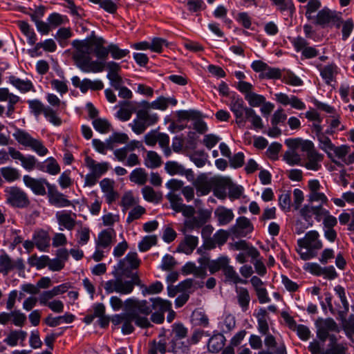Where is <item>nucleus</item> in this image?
I'll use <instances>...</instances> for the list:
<instances>
[{"instance_id":"1","label":"nucleus","mask_w":354,"mask_h":354,"mask_svg":"<svg viewBox=\"0 0 354 354\" xmlns=\"http://www.w3.org/2000/svg\"><path fill=\"white\" fill-rule=\"evenodd\" d=\"M73 46L75 48L73 58L77 66L84 73H100L104 68L106 63L97 60L93 61L91 55H88L86 41H79L76 39L72 42Z\"/></svg>"},{"instance_id":"2","label":"nucleus","mask_w":354,"mask_h":354,"mask_svg":"<svg viewBox=\"0 0 354 354\" xmlns=\"http://www.w3.org/2000/svg\"><path fill=\"white\" fill-rule=\"evenodd\" d=\"M229 106L236 118V122L239 126L244 125L247 121H249L256 129H261L263 127L261 117L257 115L254 109L246 106L241 97H232Z\"/></svg>"},{"instance_id":"3","label":"nucleus","mask_w":354,"mask_h":354,"mask_svg":"<svg viewBox=\"0 0 354 354\" xmlns=\"http://www.w3.org/2000/svg\"><path fill=\"white\" fill-rule=\"evenodd\" d=\"M297 245L301 248L306 249L305 252L298 251L301 259L304 261L315 257L317 251L323 247L322 242L319 239V234L316 230L308 232L304 238L297 240Z\"/></svg>"},{"instance_id":"4","label":"nucleus","mask_w":354,"mask_h":354,"mask_svg":"<svg viewBox=\"0 0 354 354\" xmlns=\"http://www.w3.org/2000/svg\"><path fill=\"white\" fill-rule=\"evenodd\" d=\"M6 203L14 208L25 209L30 206L28 194L18 186H10L5 189Z\"/></svg>"},{"instance_id":"5","label":"nucleus","mask_w":354,"mask_h":354,"mask_svg":"<svg viewBox=\"0 0 354 354\" xmlns=\"http://www.w3.org/2000/svg\"><path fill=\"white\" fill-rule=\"evenodd\" d=\"M13 137L19 144L30 148L40 156H44L48 153V149L40 140L34 138L25 130L17 129L13 133Z\"/></svg>"},{"instance_id":"6","label":"nucleus","mask_w":354,"mask_h":354,"mask_svg":"<svg viewBox=\"0 0 354 354\" xmlns=\"http://www.w3.org/2000/svg\"><path fill=\"white\" fill-rule=\"evenodd\" d=\"M140 264V260L138 257L136 252H129L124 259H120L118 264L114 267L113 274L124 275L129 277V274L133 270L137 269Z\"/></svg>"},{"instance_id":"7","label":"nucleus","mask_w":354,"mask_h":354,"mask_svg":"<svg viewBox=\"0 0 354 354\" xmlns=\"http://www.w3.org/2000/svg\"><path fill=\"white\" fill-rule=\"evenodd\" d=\"M317 328V337L321 342H325L329 339L332 334L330 332L339 333V328L333 318H319L315 322Z\"/></svg>"},{"instance_id":"8","label":"nucleus","mask_w":354,"mask_h":354,"mask_svg":"<svg viewBox=\"0 0 354 354\" xmlns=\"http://www.w3.org/2000/svg\"><path fill=\"white\" fill-rule=\"evenodd\" d=\"M122 275L118 274L115 279L107 281L104 284V290L107 294L117 292L120 295H129L133 292L132 284L127 280H123Z\"/></svg>"},{"instance_id":"9","label":"nucleus","mask_w":354,"mask_h":354,"mask_svg":"<svg viewBox=\"0 0 354 354\" xmlns=\"http://www.w3.org/2000/svg\"><path fill=\"white\" fill-rule=\"evenodd\" d=\"M210 216L211 214L209 211L205 209L199 210L196 216L194 215L191 218L185 221L183 229L182 230L183 233L185 234L194 230H199L209 221Z\"/></svg>"},{"instance_id":"10","label":"nucleus","mask_w":354,"mask_h":354,"mask_svg":"<svg viewBox=\"0 0 354 354\" xmlns=\"http://www.w3.org/2000/svg\"><path fill=\"white\" fill-rule=\"evenodd\" d=\"M17 269L19 272H24L25 265L21 258L12 261L10 256L4 251L0 254V273L6 276L13 269Z\"/></svg>"},{"instance_id":"11","label":"nucleus","mask_w":354,"mask_h":354,"mask_svg":"<svg viewBox=\"0 0 354 354\" xmlns=\"http://www.w3.org/2000/svg\"><path fill=\"white\" fill-rule=\"evenodd\" d=\"M312 142H306L303 147L304 150H307V162L304 166L310 170L317 171L322 165L320 162L323 160L324 156L313 149Z\"/></svg>"},{"instance_id":"12","label":"nucleus","mask_w":354,"mask_h":354,"mask_svg":"<svg viewBox=\"0 0 354 354\" xmlns=\"http://www.w3.org/2000/svg\"><path fill=\"white\" fill-rule=\"evenodd\" d=\"M124 310L136 311L138 315H149L153 310V304L147 300H138L134 297L124 301Z\"/></svg>"},{"instance_id":"13","label":"nucleus","mask_w":354,"mask_h":354,"mask_svg":"<svg viewBox=\"0 0 354 354\" xmlns=\"http://www.w3.org/2000/svg\"><path fill=\"white\" fill-rule=\"evenodd\" d=\"M134 319L133 311L125 310V313L114 315L111 319V322L114 325L122 324V333L129 335L134 330L133 325Z\"/></svg>"},{"instance_id":"14","label":"nucleus","mask_w":354,"mask_h":354,"mask_svg":"<svg viewBox=\"0 0 354 354\" xmlns=\"http://www.w3.org/2000/svg\"><path fill=\"white\" fill-rule=\"evenodd\" d=\"M23 181L25 185L30 188L31 191L38 196H44L46 194L45 186L48 189V186H51L46 178H34L28 175H25L23 177Z\"/></svg>"},{"instance_id":"15","label":"nucleus","mask_w":354,"mask_h":354,"mask_svg":"<svg viewBox=\"0 0 354 354\" xmlns=\"http://www.w3.org/2000/svg\"><path fill=\"white\" fill-rule=\"evenodd\" d=\"M81 41H86V46L88 47L87 51L89 55L93 53L99 59L105 60L107 58L109 55L108 46H104L106 41L102 37L94 38L93 41L81 40Z\"/></svg>"},{"instance_id":"16","label":"nucleus","mask_w":354,"mask_h":354,"mask_svg":"<svg viewBox=\"0 0 354 354\" xmlns=\"http://www.w3.org/2000/svg\"><path fill=\"white\" fill-rule=\"evenodd\" d=\"M106 70L108 71L107 79L110 82V85L115 90L120 88L123 84V80L120 75L121 66L119 63L113 61L106 62Z\"/></svg>"},{"instance_id":"17","label":"nucleus","mask_w":354,"mask_h":354,"mask_svg":"<svg viewBox=\"0 0 354 354\" xmlns=\"http://www.w3.org/2000/svg\"><path fill=\"white\" fill-rule=\"evenodd\" d=\"M253 230L251 221L245 216H240L236 219L235 225L232 226L230 232L235 238H239L246 236Z\"/></svg>"},{"instance_id":"18","label":"nucleus","mask_w":354,"mask_h":354,"mask_svg":"<svg viewBox=\"0 0 354 354\" xmlns=\"http://www.w3.org/2000/svg\"><path fill=\"white\" fill-rule=\"evenodd\" d=\"M297 52H301L305 59H312L319 55V51L313 46H308V42L302 37H297L291 41Z\"/></svg>"},{"instance_id":"19","label":"nucleus","mask_w":354,"mask_h":354,"mask_svg":"<svg viewBox=\"0 0 354 354\" xmlns=\"http://www.w3.org/2000/svg\"><path fill=\"white\" fill-rule=\"evenodd\" d=\"M47 195L49 203L57 207H65L72 205L71 201L68 200L64 194L59 192L55 185L48 186Z\"/></svg>"},{"instance_id":"20","label":"nucleus","mask_w":354,"mask_h":354,"mask_svg":"<svg viewBox=\"0 0 354 354\" xmlns=\"http://www.w3.org/2000/svg\"><path fill=\"white\" fill-rule=\"evenodd\" d=\"M337 12L324 7L319 10L317 15L314 16L312 20L315 25L320 26L322 28L328 26L332 21L337 20Z\"/></svg>"},{"instance_id":"21","label":"nucleus","mask_w":354,"mask_h":354,"mask_svg":"<svg viewBox=\"0 0 354 354\" xmlns=\"http://www.w3.org/2000/svg\"><path fill=\"white\" fill-rule=\"evenodd\" d=\"M198 262L203 266H207L211 274H214L220 270L223 271L226 266L229 264L230 259L226 256H222L215 260L210 261L208 258L203 257L199 259Z\"/></svg>"},{"instance_id":"22","label":"nucleus","mask_w":354,"mask_h":354,"mask_svg":"<svg viewBox=\"0 0 354 354\" xmlns=\"http://www.w3.org/2000/svg\"><path fill=\"white\" fill-rule=\"evenodd\" d=\"M229 237V233L224 230H218L212 237L204 240V247L207 250H212L217 245H224Z\"/></svg>"},{"instance_id":"23","label":"nucleus","mask_w":354,"mask_h":354,"mask_svg":"<svg viewBox=\"0 0 354 354\" xmlns=\"http://www.w3.org/2000/svg\"><path fill=\"white\" fill-rule=\"evenodd\" d=\"M328 339L325 354H346L348 347L346 343L339 342L335 335H331Z\"/></svg>"},{"instance_id":"24","label":"nucleus","mask_w":354,"mask_h":354,"mask_svg":"<svg viewBox=\"0 0 354 354\" xmlns=\"http://www.w3.org/2000/svg\"><path fill=\"white\" fill-rule=\"evenodd\" d=\"M184 234V240L178 245L177 251L186 254H190L198 245V236L187 234L186 233Z\"/></svg>"},{"instance_id":"25","label":"nucleus","mask_w":354,"mask_h":354,"mask_svg":"<svg viewBox=\"0 0 354 354\" xmlns=\"http://www.w3.org/2000/svg\"><path fill=\"white\" fill-rule=\"evenodd\" d=\"M32 239L35 241V246L40 251H46V248L50 246V236L44 230L35 232Z\"/></svg>"},{"instance_id":"26","label":"nucleus","mask_w":354,"mask_h":354,"mask_svg":"<svg viewBox=\"0 0 354 354\" xmlns=\"http://www.w3.org/2000/svg\"><path fill=\"white\" fill-rule=\"evenodd\" d=\"M214 215L217 218L219 225H225L230 223L234 216L232 209L223 206L218 207L214 211Z\"/></svg>"},{"instance_id":"27","label":"nucleus","mask_w":354,"mask_h":354,"mask_svg":"<svg viewBox=\"0 0 354 354\" xmlns=\"http://www.w3.org/2000/svg\"><path fill=\"white\" fill-rule=\"evenodd\" d=\"M169 348L167 351L172 352L174 354H189V341L183 340H170L169 342Z\"/></svg>"},{"instance_id":"28","label":"nucleus","mask_w":354,"mask_h":354,"mask_svg":"<svg viewBox=\"0 0 354 354\" xmlns=\"http://www.w3.org/2000/svg\"><path fill=\"white\" fill-rule=\"evenodd\" d=\"M198 196L208 194L212 190V183L205 176H200L194 183Z\"/></svg>"},{"instance_id":"29","label":"nucleus","mask_w":354,"mask_h":354,"mask_svg":"<svg viewBox=\"0 0 354 354\" xmlns=\"http://www.w3.org/2000/svg\"><path fill=\"white\" fill-rule=\"evenodd\" d=\"M9 82L22 93L34 91V86L30 80H24L15 75H10Z\"/></svg>"},{"instance_id":"30","label":"nucleus","mask_w":354,"mask_h":354,"mask_svg":"<svg viewBox=\"0 0 354 354\" xmlns=\"http://www.w3.org/2000/svg\"><path fill=\"white\" fill-rule=\"evenodd\" d=\"M75 316L72 314L66 313L62 316L53 317L49 315L44 320V322L50 327H55L62 323L71 324L74 321Z\"/></svg>"},{"instance_id":"31","label":"nucleus","mask_w":354,"mask_h":354,"mask_svg":"<svg viewBox=\"0 0 354 354\" xmlns=\"http://www.w3.org/2000/svg\"><path fill=\"white\" fill-rule=\"evenodd\" d=\"M264 339V344L267 350L274 351V354H286V349L284 344L277 346V342L275 337L270 333H268Z\"/></svg>"},{"instance_id":"32","label":"nucleus","mask_w":354,"mask_h":354,"mask_svg":"<svg viewBox=\"0 0 354 354\" xmlns=\"http://www.w3.org/2000/svg\"><path fill=\"white\" fill-rule=\"evenodd\" d=\"M115 236V232L113 228H108L102 230L98 234L97 247L102 248L109 247L111 243L113 236Z\"/></svg>"},{"instance_id":"33","label":"nucleus","mask_w":354,"mask_h":354,"mask_svg":"<svg viewBox=\"0 0 354 354\" xmlns=\"http://www.w3.org/2000/svg\"><path fill=\"white\" fill-rule=\"evenodd\" d=\"M225 337L223 335L218 333L214 335L208 341L207 347L211 353H218L224 346Z\"/></svg>"},{"instance_id":"34","label":"nucleus","mask_w":354,"mask_h":354,"mask_svg":"<svg viewBox=\"0 0 354 354\" xmlns=\"http://www.w3.org/2000/svg\"><path fill=\"white\" fill-rule=\"evenodd\" d=\"M73 216V217H72L71 212H64L60 214L57 213L56 214L58 223L63 225L68 230H72L75 226L77 215L74 213Z\"/></svg>"},{"instance_id":"35","label":"nucleus","mask_w":354,"mask_h":354,"mask_svg":"<svg viewBox=\"0 0 354 354\" xmlns=\"http://www.w3.org/2000/svg\"><path fill=\"white\" fill-rule=\"evenodd\" d=\"M236 298L238 304L243 312L246 311L249 308L250 296L248 290L245 288H236Z\"/></svg>"},{"instance_id":"36","label":"nucleus","mask_w":354,"mask_h":354,"mask_svg":"<svg viewBox=\"0 0 354 354\" xmlns=\"http://www.w3.org/2000/svg\"><path fill=\"white\" fill-rule=\"evenodd\" d=\"M17 24L21 32L27 37L28 44L34 45L37 39L34 30L25 21H19Z\"/></svg>"},{"instance_id":"37","label":"nucleus","mask_w":354,"mask_h":354,"mask_svg":"<svg viewBox=\"0 0 354 354\" xmlns=\"http://www.w3.org/2000/svg\"><path fill=\"white\" fill-rule=\"evenodd\" d=\"M187 328L181 323H175L171 326L169 334L171 340H183L187 337Z\"/></svg>"},{"instance_id":"38","label":"nucleus","mask_w":354,"mask_h":354,"mask_svg":"<svg viewBox=\"0 0 354 354\" xmlns=\"http://www.w3.org/2000/svg\"><path fill=\"white\" fill-rule=\"evenodd\" d=\"M143 198L148 202L159 203L162 199V195L160 192H156L150 186H145L142 189Z\"/></svg>"},{"instance_id":"39","label":"nucleus","mask_w":354,"mask_h":354,"mask_svg":"<svg viewBox=\"0 0 354 354\" xmlns=\"http://www.w3.org/2000/svg\"><path fill=\"white\" fill-rule=\"evenodd\" d=\"M28 104L30 113L33 114L35 118H38L41 113L44 115L47 111L48 107L49 106H45L40 100H28L27 101Z\"/></svg>"},{"instance_id":"40","label":"nucleus","mask_w":354,"mask_h":354,"mask_svg":"<svg viewBox=\"0 0 354 354\" xmlns=\"http://www.w3.org/2000/svg\"><path fill=\"white\" fill-rule=\"evenodd\" d=\"M223 274L226 279V281L232 282L233 283L237 284L239 283L246 284L248 283L247 280L242 279L239 276L238 273L236 272L234 268L227 264L225 268L224 269Z\"/></svg>"},{"instance_id":"41","label":"nucleus","mask_w":354,"mask_h":354,"mask_svg":"<svg viewBox=\"0 0 354 354\" xmlns=\"http://www.w3.org/2000/svg\"><path fill=\"white\" fill-rule=\"evenodd\" d=\"M322 7L321 0H308L307 4L304 6L305 11V17L308 21H311L314 19L313 14L316 12H319Z\"/></svg>"},{"instance_id":"42","label":"nucleus","mask_w":354,"mask_h":354,"mask_svg":"<svg viewBox=\"0 0 354 354\" xmlns=\"http://www.w3.org/2000/svg\"><path fill=\"white\" fill-rule=\"evenodd\" d=\"M337 73V66L334 64L326 65L320 71L322 77L328 85L335 80Z\"/></svg>"},{"instance_id":"43","label":"nucleus","mask_w":354,"mask_h":354,"mask_svg":"<svg viewBox=\"0 0 354 354\" xmlns=\"http://www.w3.org/2000/svg\"><path fill=\"white\" fill-rule=\"evenodd\" d=\"M129 180L136 184L143 185L147 181V174L143 168H136L130 174Z\"/></svg>"},{"instance_id":"44","label":"nucleus","mask_w":354,"mask_h":354,"mask_svg":"<svg viewBox=\"0 0 354 354\" xmlns=\"http://www.w3.org/2000/svg\"><path fill=\"white\" fill-rule=\"evenodd\" d=\"M142 104L143 106L147 109L152 108L154 109L164 111L167 109V108L168 107L169 99L165 97L164 96H160L156 100L153 101L151 103L147 101H143Z\"/></svg>"},{"instance_id":"45","label":"nucleus","mask_w":354,"mask_h":354,"mask_svg":"<svg viewBox=\"0 0 354 354\" xmlns=\"http://www.w3.org/2000/svg\"><path fill=\"white\" fill-rule=\"evenodd\" d=\"M137 118L142 120L147 127L156 124L158 120V116L156 113H150L145 109L138 111Z\"/></svg>"},{"instance_id":"46","label":"nucleus","mask_w":354,"mask_h":354,"mask_svg":"<svg viewBox=\"0 0 354 354\" xmlns=\"http://www.w3.org/2000/svg\"><path fill=\"white\" fill-rule=\"evenodd\" d=\"M104 88V84L101 80H97L92 81L88 78L82 80V85L81 86V92L86 93L88 89L92 91H100Z\"/></svg>"},{"instance_id":"47","label":"nucleus","mask_w":354,"mask_h":354,"mask_svg":"<svg viewBox=\"0 0 354 354\" xmlns=\"http://www.w3.org/2000/svg\"><path fill=\"white\" fill-rule=\"evenodd\" d=\"M92 124L94 129L101 133H107L113 130L111 124L105 118L94 119Z\"/></svg>"},{"instance_id":"48","label":"nucleus","mask_w":354,"mask_h":354,"mask_svg":"<svg viewBox=\"0 0 354 354\" xmlns=\"http://www.w3.org/2000/svg\"><path fill=\"white\" fill-rule=\"evenodd\" d=\"M153 304V310L157 312L165 313L169 311L171 308V304L169 301L162 299L160 297L150 299Z\"/></svg>"},{"instance_id":"49","label":"nucleus","mask_w":354,"mask_h":354,"mask_svg":"<svg viewBox=\"0 0 354 354\" xmlns=\"http://www.w3.org/2000/svg\"><path fill=\"white\" fill-rule=\"evenodd\" d=\"M0 172L3 178L8 182H14L20 178L19 171L11 167H6L0 169Z\"/></svg>"},{"instance_id":"50","label":"nucleus","mask_w":354,"mask_h":354,"mask_svg":"<svg viewBox=\"0 0 354 354\" xmlns=\"http://www.w3.org/2000/svg\"><path fill=\"white\" fill-rule=\"evenodd\" d=\"M165 169L171 176H183V173L185 172L184 167L176 161L167 162L165 165Z\"/></svg>"},{"instance_id":"51","label":"nucleus","mask_w":354,"mask_h":354,"mask_svg":"<svg viewBox=\"0 0 354 354\" xmlns=\"http://www.w3.org/2000/svg\"><path fill=\"white\" fill-rule=\"evenodd\" d=\"M108 52L111 57L114 59H120L129 54L128 49H120L118 45L115 44H110L108 46Z\"/></svg>"},{"instance_id":"52","label":"nucleus","mask_w":354,"mask_h":354,"mask_svg":"<svg viewBox=\"0 0 354 354\" xmlns=\"http://www.w3.org/2000/svg\"><path fill=\"white\" fill-rule=\"evenodd\" d=\"M162 161L160 156L153 151L147 152L145 158V165L149 168H157L161 165Z\"/></svg>"},{"instance_id":"53","label":"nucleus","mask_w":354,"mask_h":354,"mask_svg":"<svg viewBox=\"0 0 354 354\" xmlns=\"http://www.w3.org/2000/svg\"><path fill=\"white\" fill-rule=\"evenodd\" d=\"M166 198L169 201L172 209L176 212H178L179 210H181L180 209L184 205V204L183 203V199L179 195L171 192L166 195Z\"/></svg>"},{"instance_id":"54","label":"nucleus","mask_w":354,"mask_h":354,"mask_svg":"<svg viewBox=\"0 0 354 354\" xmlns=\"http://www.w3.org/2000/svg\"><path fill=\"white\" fill-rule=\"evenodd\" d=\"M160 147L162 149L164 155L166 157H169L171 151L169 146V137L167 134L164 133H158V140Z\"/></svg>"},{"instance_id":"55","label":"nucleus","mask_w":354,"mask_h":354,"mask_svg":"<svg viewBox=\"0 0 354 354\" xmlns=\"http://www.w3.org/2000/svg\"><path fill=\"white\" fill-rule=\"evenodd\" d=\"M317 140L319 141V148L324 151L328 156L330 157V151L334 149V145L332 143L330 139L326 136L324 133L320 135L319 136L317 137Z\"/></svg>"},{"instance_id":"56","label":"nucleus","mask_w":354,"mask_h":354,"mask_svg":"<svg viewBox=\"0 0 354 354\" xmlns=\"http://www.w3.org/2000/svg\"><path fill=\"white\" fill-rule=\"evenodd\" d=\"M167 349V344L165 341L160 340L157 342L156 340H153L149 343V349L148 351L149 354H157L158 353H160L162 354H165Z\"/></svg>"},{"instance_id":"57","label":"nucleus","mask_w":354,"mask_h":354,"mask_svg":"<svg viewBox=\"0 0 354 354\" xmlns=\"http://www.w3.org/2000/svg\"><path fill=\"white\" fill-rule=\"evenodd\" d=\"M283 160L291 166L296 165H300L301 158L299 153L295 152L292 149L288 150L285 152L283 155Z\"/></svg>"},{"instance_id":"58","label":"nucleus","mask_w":354,"mask_h":354,"mask_svg":"<svg viewBox=\"0 0 354 354\" xmlns=\"http://www.w3.org/2000/svg\"><path fill=\"white\" fill-rule=\"evenodd\" d=\"M46 170L45 172L55 176L59 174L61 169L60 167L57 162V160L53 157H49L46 159Z\"/></svg>"},{"instance_id":"59","label":"nucleus","mask_w":354,"mask_h":354,"mask_svg":"<svg viewBox=\"0 0 354 354\" xmlns=\"http://www.w3.org/2000/svg\"><path fill=\"white\" fill-rule=\"evenodd\" d=\"M245 99L248 102L252 107H257L263 104L266 98L263 95L255 93H248L245 95Z\"/></svg>"},{"instance_id":"60","label":"nucleus","mask_w":354,"mask_h":354,"mask_svg":"<svg viewBox=\"0 0 354 354\" xmlns=\"http://www.w3.org/2000/svg\"><path fill=\"white\" fill-rule=\"evenodd\" d=\"M92 144L95 149L102 154H106V150H113V146L109 142L108 138L105 142H102L100 139H93Z\"/></svg>"},{"instance_id":"61","label":"nucleus","mask_w":354,"mask_h":354,"mask_svg":"<svg viewBox=\"0 0 354 354\" xmlns=\"http://www.w3.org/2000/svg\"><path fill=\"white\" fill-rule=\"evenodd\" d=\"M129 140L127 134L124 133L113 132L108 138L109 142L114 148L115 144H124Z\"/></svg>"},{"instance_id":"62","label":"nucleus","mask_w":354,"mask_h":354,"mask_svg":"<svg viewBox=\"0 0 354 354\" xmlns=\"http://www.w3.org/2000/svg\"><path fill=\"white\" fill-rule=\"evenodd\" d=\"M279 205L284 211H290L291 207V193L284 192L279 197Z\"/></svg>"},{"instance_id":"63","label":"nucleus","mask_w":354,"mask_h":354,"mask_svg":"<svg viewBox=\"0 0 354 354\" xmlns=\"http://www.w3.org/2000/svg\"><path fill=\"white\" fill-rule=\"evenodd\" d=\"M156 237L154 236H147L138 244V248L141 252H146L150 249L152 245L156 244Z\"/></svg>"},{"instance_id":"64","label":"nucleus","mask_w":354,"mask_h":354,"mask_svg":"<svg viewBox=\"0 0 354 354\" xmlns=\"http://www.w3.org/2000/svg\"><path fill=\"white\" fill-rule=\"evenodd\" d=\"M163 289V286L160 281H156L155 283H151L149 286H143V289L142 290V293L143 295H146L147 294H158Z\"/></svg>"}]
</instances>
